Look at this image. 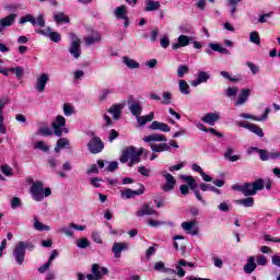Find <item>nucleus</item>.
I'll list each match as a JSON object with an SVG mask.
<instances>
[{"mask_svg": "<svg viewBox=\"0 0 280 280\" xmlns=\"http://www.w3.org/2000/svg\"><path fill=\"white\" fill-rule=\"evenodd\" d=\"M51 188H44L43 182H35L31 186V196L36 202H42L44 198H49Z\"/></svg>", "mask_w": 280, "mask_h": 280, "instance_id": "nucleus-1", "label": "nucleus"}, {"mask_svg": "<svg viewBox=\"0 0 280 280\" xmlns=\"http://www.w3.org/2000/svg\"><path fill=\"white\" fill-rule=\"evenodd\" d=\"M128 161H130L128 163L129 167H132V165L135 163H141V158L135 153V147H127L124 151L122 154L120 156V163H127Z\"/></svg>", "mask_w": 280, "mask_h": 280, "instance_id": "nucleus-2", "label": "nucleus"}, {"mask_svg": "<svg viewBox=\"0 0 280 280\" xmlns=\"http://www.w3.org/2000/svg\"><path fill=\"white\" fill-rule=\"evenodd\" d=\"M91 137L88 142V150L91 154H100L104 150V141H102V138L95 136V132H91Z\"/></svg>", "mask_w": 280, "mask_h": 280, "instance_id": "nucleus-3", "label": "nucleus"}, {"mask_svg": "<svg viewBox=\"0 0 280 280\" xmlns=\"http://www.w3.org/2000/svg\"><path fill=\"white\" fill-rule=\"evenodd\" d=\"M253 152H257L259 154L260 161H276L280 159V152H268L267 150L252 147L249 149V154H253Z\"/></svg>", "mask_w": 280, "mask_h": 280, "instance_id": "nucleus-4", "label": "nucleus"}, {"mask_svg": "<svg viewBox=\"0 0 280 280\" xmlns=\"http://www.w3.org/2000/svg\"><path fill=\"white\" fill-rule=\"evenodd\" d=\"M72 38L73 40L70 43L68 51L70 56H73L78 60L82 56V42L74 34H72Z\"/></svg>", "mask_w": 280, "mask_h": 280, "instance_id": "nucleus-5", "label": "nucleus"}, {"mask_svg": "<svg viewBox=\"0 0 280 280\" xmlns=\"http://www.w3.org/2000/svg\"><path fill=\"white\" fill-rule=\"evenodd\" d=\"M235 124L238 126V128H245L246 130H249V132L260 137V139L265 137L264 129L255 124H250L248 121H236Z\"/></svg>", "mask_w": 280, "mask_h": 280, "instance_id": "nucleus-6", "label": "nucleus"}, {"mask_svg": "<svg viewBox=\"0 0 280 280\" xmlns=\"http://www.w3.org/2000/svg\"><path fill=\"white\" fill-rule=\"evenodd\" d=\"M139 189L132 190L130 188H126L121 191V198H126L127 200H130V198H135L136 196H143L145 194V186L143 184H138Z\"/></svg>", "mask_w": 280, "mask_h": 280, "instance_id": "nucleus-7", "label": "nucleus"}, {"mask_svg": "<svg viewBox=\"0 0 280 280\" xmlns=\"http://www.w3.org/2000/svg\"><path fill=\"white\" fill-rule=\"evenodd\" d=\"M234 191H241L244 196H255V189L253 183H245L243 185L235 184L232 186Z\"/></svg>", "mask_w": 280, "mask_h": 280, "instance_id": "nucleus-8", "label": "nucleus"}, {"mask_svg": "<svg viewBox=\"0 0 280 280\" xmlns=\"http://www.w3.org/2000/svg\"><path fill=\"white\" fill-rule=\"evenodd\" d=\"M51 126L56 137H62V128L67 126V119H65V116H57Z\"/></svg>", "mask_w": 280, "mask_h": 280, "instance_id": "nucleus-9", "label": "nucleus"}, {"mask_svg": "<svg viewBox=\"0 0 280 280\" xmlns=\"http://www.w3.org/2000/svg\"><path fill=\"white\" fill-rule=\"evenodd\" d=\"M37 34H42V36H46V38H50L52 43H60V40H62V36H60V33L52 32L51 27H47L46 30H38Z\"/></svg>", "mask_w": 280, "mask_h": 280, "instance_id": "nucleus-10", "label": "nucleus"}, {"mask_svg": "<svg viewBox=\"0 0 280 280\" xmlns=\"http://www.w3.org/2000/svg\"><path fill=\"white\" fill-rule=\"evenodd\" d=\"M128 9H126V5H120L115 9V16L118 20H122L125 27H128L130 25V20L128 19Z\"/></svg>", "mask_w": 280, "mask_h": 280, "instance_id": "nucleus-11", "label": "nucleus"}, {"mask_svg": "<svg viewBox=\"0 0 280 280\" xmlns=\"http://www.w3.org/2000/svg\"><path fill=\"white\" fill-rule=\"evenodd\" d=\"M162 176L166 180V184L162 186L163 191L174 190V187H176V178H174L172 174L167 173L166 171L162 172Z\"/></svg>", "mask_w": 280, "mask_h": 280, "instance_id": "nucleus-12", "label": "nucleus"}, {"mask_svg": "<svg viewBox=\"0 0 280 280\" xmlns=\"http://www.w3.org/2000/svg\"><path fill=\"white\" fill-rule=\"evenodd\" d=\"M16 13H11L0 20V34L5 30V27H12V24L16 22Z\"/></svg>", "mask_w": 280, "mask_h": 280, "instance_id": "nucleus-13", "label": "nucleus"}, {"mask_svg": "<svg viewBox=\"0 0 280 280\" xmlns=\"http://www.w3.org/2000/svg\"><path fill=\"white\" fill-rule=\"evenodd\" d=\"M268 115H270V108H265V112L261 116H254L252 114L241 113L240 117L243 119H252L253 121H266L268 119Z\"/></svg>", "mask_w": 280, "mask_h": 280, "instance_id": "nucleus-14", "label": "nucleus"}, {"mask_svg": "<svg viewBox=\"0 0 280 280\" xmlns=\"http://www.w3.org/2000/svg\"><path fill=\"white\" fill-rule=\"evenodd\" d=\"M47 82H49V74L44 72L37 78V81L35 83V90L38 93L45 92V86H47Z\"/></svg>", "mask_w": 280, "mask_h": 280, "instance_id": "nucleus-15", "label": "nucleus"}, {"mask_svg": "<svg viewBox=\"0 0 280 280\" xmlns=\"http://www.w3.org/2000/svg\"><path fill=\"white\" fill-rule=\"evenodd\" d=\"M13 257L18 266H23L25 261V246H18L13 249Z\"/></svg>", "mask_w": 280, "mask_h": 280, "instance_id": "nucleus-16", "label": "nucleus"}, {"mask_svg": "<svg viewBox=\"0 0 280 280\" xmlns=\"http://www.w3.org/2000/svg\"><path fill=\"white\" fill-rule=\"evenodd\" d=\"M143 141L145 143H149V145H150V143H152V141H154L156 143H163V142L167 141V138H165V136L162 133H152V135L144 137Z\"/></svg>", "mask_w": 280, "mask_h": 280, "instance_id": "nucleus-17", "label": "nucleus"}, {"mask_svg": "<svg viewBox=\"0 0 280 280\" xmlns=\"http://www.w3.org/2000/svg\"><path fill=\"white\" fill-rule=\"evenodd\" d=\"M201 121L208 124L209 126H215L217 121H220V114L218 113H208L202 118Z\"/></svg>", "mask_w": 280, "mask_h": 280, "instance_id": "nucleus-18", "label": "nucleus"}, {"mask_svg": "<svg viewBox=\"0 0 280 280\" xmlns=\"http://www.w3.org/2000/svg\"><path fill=\"white\" fill-rule=\"evenodd\" d=\"M182 229L186 231L189 235H198L199 230L196 228V221L183 222Z\"/></svg>", "mask_w": 280, "mask_h": 280, "instance_id": "nucleus-19", "label": "nucleus"}, {"mask_svg": "<svg viewBox=\"0 0 280 280\" xmlns=\"http://www.w3.org/2000/svg\"><path fill=\"white\" fill-rule=\"evenodd\" d=\"M156 214V210L150 207V203L142 205V208L136 212L138 218H143V215H154Z\"/></svg>", "mask_w": 280, "mask_h": 280, "instance_id": "nucleus-20", "label": "nucleus"}, {"mask_svg": "<svg viewBox=\"0 0 280 280\" xmlns=\"http://www.w3.org/2000/svg\"><path fill=\"white\" fill-rule=\"evenodd\" d=\"M150 130H161V132H170L172 128L170 125L165 122H161L159 120L152 121V124L149 126Z\"/></svg>", "mask_w": 280, "mask_h": 280, "instance_id": "nucleus-21", "label": "nucleus"}, {"mask_svg": "<svg viewBox=\"0 0 280 280\" xmlns=\"http://www.w3.org/2000/svg\"><path fill=\"white\" fill-rule=\"evenodd\" d=\"M177 40L178 43L172 45V49L174 50L180 49V47H187V45L190 43L189 36L186 35H179Z\"/></svg>", "mask_w": 280, "mask_h": 280, "instance_id": "nucleus-22", "label": "nucleus"}, {"mask_svg": "<svg viewBox=\"0 0 280 280\" xmlns=\"http://www.w3.org/2000/svg\"><path fill=\"white\" fill-rule=\"evenodd\" d=\"M256 268H257V262H255V256H250L247 259L246 265L244 266V272H246V275H253Z\"/></svg>", "mask_w": 280, "mask_h": 280, "instance_id": "nucleus-23", "label": "nucleus"}, {"mask_svg": "<svg viewBox=\"0 0 280 280\" xmlns=\"http://www.w3.org/2000/svg\"><path fill=\"white\" fill-rule=\"evenodd\" d=\"M92 273L98 279H102V277L108 275V268L100 267L97 264H94L92 265Z\"/></svg>", "mask_w": 280, "mask_h": 280, "instance_id": "nucleus-24", "label": "nucleus"}, {"mask_svg": "<svg viewBox=\"0 0 280 280\" xmlns=\"http://www.w3.org/2000/svg\"><path fill=\"white\" fill-rule=\"evenodd\" d=\"M248 97H250V89L241 90V94L236 101V106H242V104H246L248 102Z\"/></svg>", "mask_w": 280, "mask_h": 280, "instance_id": "nucleus-25", "label": "nucleus"}, {"mask_svg": "<svg viewBox=\"0 0 280 280\" xmlns=\"http://www.w3.org/2000/svg\"><path fill=\"white\" fill-rule=\"evenodd\" d=\"M102 40V35H100V32L93 31L92 36H88L85 38V45L88 47H91V45H95V43H100Z\"/></svg>", "mask_w": 280, "mask_h": 280, "instance_id": "nucleus-26", "label": "nucleus"}, {"mask_svg": "<svg viewBox=\"0 0 280 280\" xmlns=\"http://www.w3.org/2000/svg\"><path fill=\"white\" fill-rule=\"evenodd\" d=\"M129 110L133 117H141V113L143 112V107H141V103L133 102L129 105Z\"/></svg>", "mask_w": 280, "mask_h": 280, "instance_id": "nucleus-27", "label": "nucleus"}, {"mask_svg": "<svg viewBox=\"0 0 280 280\" xmlns=\"http://www.w3.org/2000/svg\"><path fill=\"white\" fill-rule=\"evenodd\" d=\"M197 128L200 129L201 132H210V135H213L214 137H219L220 139L224 137L223 133L219 132L214 128H207L202 122H198Z\"/></svg>", "mask_w": 280, "mask_h": 280, "instance_id": "nucleus-28", "label": "nucleus"}, {"mask_svg": "<svg viewBox=\"0 0 280 280\" xmlns=\"http://www.w3.org/2000/svg\"><path fill=\"white\" fill-rule=\"evenodd\" d=\"M182 180H186L187 183V187H189V189L191 191H196V189H198V182H196V179L189 175H182L180 176Z\"/></svg>", "mask_w": 280, "mask_h": 280, "instance_id": "nucleus-29", "label": "nucleus"}, {"mask_svg": "<svg viewBox=\"0 0 280 280\" xmlns=\"http://www.w3.org/2000/svg\"><path fill=\"white\" fill-rule=\"evenodd\" d=\"M209 47L212 51H218V54H223L224 56H231V50L222 47L220 44L210 43Z\"/></svg>", "mask_w": 280, "mask_h": 280, "instance_id": "nucleus-30", "label": "nucleus"}, {"mask_svg": "<svg viewBox=\"0 0 280 280\" xmlns=\"http://www.w3.org/2000/svg\"><path fill=\"white\" fill-rule=\"evenodd\" d=\"M150 148L152 152H170V150L172 149V147H170V144L167 143H160V144L150 143Z\"/></svg>", "mask_w": 280, "mask_h": 280, "instance_id": "nucleus-31", "label": "nucleus"}, {"mask_svg": "<svg viewBox=\"0 0 280 280\" xmlns=\"http://www.w3.org/2000/svg\"><path fill=\"white\" fill-rule=\"evenodd\" d=\"M121 108H124V106H121L120 104H114L107 110V113H110L113 115L114 119H120V117H121Z\"/></svg>", "mask_w": 280, "mask_h": 280, "instance_id": "nucleus-32", "label": "nucleus"}, {"mask_svg": "<svg viewBox=\"0 0 280 280\" xmlns=\"http://www.w3.org/2000/svg\"><path fill=\"white\" fill-rule=\"evenodd\" d=\"M145 12H155V10L161 9V2L159 1H153V0H145Z\"/></svg>", "mask_w": 280, "mask_h": 280, "instance_id": "nucleus-33", "label": "nucleus"}, {"mask_svg": "<svg viewBox=\"0 0 280 280\" xmlns=\"http://www.w3.org/2000/svg\"><path fill=\"white\" fill-rule=\"evenodd\" d=\"M57 233L66 235V237H73V226H71V223H69L67 226L59 228Z\"/></svg>", "mask_w": 280, "mask_h": 280, "instance_id": "nucleus-34", "label": "nucleus"}, {"mask_svg": "<svg viewBox=\"0 0 280 280\" xmlns=\"http://www.w3.org/2000/svg\"><path fill=\"white\" fill-rule=\"evenodd\" d=\"M69 145H70L69 139H67V138H59L57 140V144L55 147V152H60V150H62V148L69 149Z\"/></svg>", "mask_w": 280, "mask_h": 280, "instance_id": "nucleus-35", "label": "nucleus"}, {"mask_svg": "<svg viewBox=\"0 0 280 280\" xmlns=\"http://www.w3.org/2000/svg\"><path fill=\"white\" fill-rule=\"evenodd\" d=\"M187 266V261L185 259H180L176 265L175 268L177 270V272H175L177 275V277H185L186 272L185 269H183V267L185 268Z\"/></svg>", "mask_w": 280, "mask_h": 280, "instance_id": "nucleus-36", "label": "nucleus"}, {"mask_svg": "<svg viewBox=\"0 0 280 280\" xmlns=\"http://www.w3.org/2000/svg\"><path fill=\"white\" fill-rule=\"evenodd\" d=\"M54 20L58 25H60V23H71V20L69 19V16L65 15L63 12H59L55 14Z\"/></svg>", "mask_w": 280, "mask_h": 280, "instance_id": "nucleus-37", "label": "nucleus"}, {"mask_svg": "<svg viewBox=\"0 0 280 280\" xmlns=\"http://www.w3.org/2000/svg\"><path fill=\"white\" fill-rule=\"evenodd\" d=\"M122 62L128 67V69H139V62L135 61V59H130L129 57H122Z\"/></svg>", "mask_w": 280, "mask_h": 280, "instance_id": "nucleus-38", "label": "nucleus"}, {"mask_svg": "<svg viewBox=\"0 0 280 280\" xmlns=\"http://www.w3.org/2000/svg\"><path fill=\"white\" fill-rule=\"evenodd\" d=\"M233 154V148L229 147L226 152L224 153V160L231 161V163H235V161H240V155H231Z\"/></svg>", "mask_w": 280, "mask_h": 280, "instance_id": "nucleus-39", "label": "nucleus"}, {"mask_svg": "<svg viewBox=\"0 0 280 280\" xmlns=\"http://www.w3.org/2000/svg\"><path fill=\"white\" fill-rule=\"evenodd\" d=\"M236 205H242L243 207H253L255 205V198L247 197L245 199H238L236 200Z\"/></svg>", "mask_w": 280, "mask_h": 280, "instance_id": "nucleus-40", "label": "nucleus"}, {"mask_svg": "<svg viewBox=\"0 0 280 280\" xmlns=\"http://www.w3.org/2000/svg\"><path fill=\"white\" fill-rule=\"evenodd\" d=\"M179 92L183 95H189L191 93V90L189 88V84L185 80H179Z\"/></svg>", "mask_w": 280, "mask_h": 280, "instance_id": "nucleus-41", "label": "nucleus"}, {"mask_svg": "<svg viewBox=\"0 0 280 280\" xmlns=\"http://www.w3.org/2000/svg\"><path fill=\"white\" fill-rule=\"evenodd\" d=\"M152 119H154V112H151L149 115L147 116H139L137 118V121L139 122L140 126H145V124L148 121H152Z\"/></svg>", "mask_w": 280, "mask_h": 280, "instance_id": "nucleus-42", "label": "nucleus"}, {"mask_svg": "<svg viewBox=\"0 0 280 280\" xmlns=\"http://www.w3.org/2000/svg\"><path fill=\"white\" fill-rule=\"evenodd\" d=\"M197 79L201 84H205L211 80V74L207 71H199Z\"/></svg>", "mask_w": 280, "mask_h": 280, "instance_id": "nucleus-43", "label": "nucleus"}, {"mask_svg": "<svg viewBox=\"0 0 280 280\" xmlns=\"http://www.w3.org/2000/svg\"><path fill=\"white\" fill-rule=\"evenodd\" d=\"M10 73H14L15 77L18 78V80H23V75L25 73V71L23 70V68L21 66H18L15 68H10Z\"/></svg>", "mask_w": 280, "mask_h": 280, "instance_id": "nucleus-44", "label": "nucleus"}, {"mask_svg": "<svg viewBox=\"0 0 280 280\" xmlns=\"http://www.w3.org/2000/svg\"><path fill=\"white\" fill-rule=\"evenodd\" d=\"M249 43H254V45H261V37L257 31L249 34Z\"/></svg>", "mask_w": 280, "mask_h": 280, "instance_id": "nucleus-45", "label": "nucleus"}, {"mask_svg": "<svg viewBox=\"0 0 280 280\" xmlns=\"http://www.w3.org/2000/svg\"><path fill=\"white\" fill-rule=\"evenodd\" d=\"M252 185L255 194H257V191L264 190L265 187L264 179L261 178L256 179L255 182L252 183Z\"/></svg>", "mask_w": 280, "mask_h": 280, "instance_id": "nucleus-46", "label": "nucleus"}, {"mask_svg": "<svg viewBox=\"0 0 280 280\" xmlns=\"http://www.w3.org/2000/svg\"><path fill=\"white\" fill-rule=\"evenodd\" d=\"M25 23H31L33 25H36V18H34V15L32 14H26L25 16H22L20 19V24L23 25Z\"/></svg>", "mask_w": 280, "mask_h": 280, "instance_id": "nucleus-47", "label": "nucleus"}, {"mask_svg": "<svg viewBox=\"0 0 280 280\" xmlns=\"http://www.w3.org/2000/svg\"><path fill=\"white\" fill-rule=\"evenodd\" d=\"M34 229L35 231H51V228L49 225H45L43 223H40V221H38L37 219H35V223H34Z\"/></svg>", "mask_w": 280, "mask_h": 280, "instance_id": "nucleus-48", "label": "nucleus"}, {"mask_svg": "<svg viewBox=\"0 0 280 280\" xmlns=\"http://www.w3.org/2000/svg\"><path fill=\"white\" fill-rule=\"evenodd\" d=\"M185 73H189V66L180 65L177 68L178 78H185Z\"/></svg>", "mask_w": 280, "mask_h": 280, "instance_id": "nucleus-49", "label": "nucleus"}, {"mask_svg": "<svg viewBox=\"0 0 280 280\" xmlns=\"http://www.w3.org/2000/svg\"><path fill=\"white\" fill-rule=\"evenodd\" d=\"M126 248V246H113L112 253L114 254V257L118 259L119 257H121V253H124Z\"/></svg>", "mask_w": 280, "mask_h": 280, "instance_id": "nucleus-50", "label": "nucleus"}, {"mask_svg": "<svg viewBox=\"0 0 280 280\" xmlns=\"http://www.w3.org/2000/svg\"><path fill=\"white\" fill-rule=\"evenodd\" d=\"M37 133L42 137H51L54 135V131H51L49 127H42L38 129Z\"/></svg>", "mask_w": 280, "mask_h": 280, "instance_id": "nucleus-51", "label": "nucleus"}, {"mask_svg": "<svg viewBox=\"0 0 280 280\" xmlns=\"http://www.w3.org/2000/svg\"><path fill=\"white\" fill-rule=\"evenodd\" d=\"M240 93V88L233 86V88H228L225 91L226 97H235Z\"/></svg>", "mask_w": 280, "mask_h": 280, "instance_id": "nucleus-52", "label": "nucleus"}, {"mask_svg": "<svg viewBox=\"0 0 280 280\" xmlns=\"http://www.w3.org/2000/svg\"><path fill=\"white\" fill-rule=\"evenodd\" d=\"M162 104L170 105L172 104V93L171 92H164L162 94Z\"/></svg>", "mask_w": 280, "mask_h": 280, "instance_id": "nucleus-53", "label": "nucleus"}, {"mask_svg": "<svg viewBox=\"0 0 280 280\" xmlns=\"http://www.w3.org/2000/svg\"><path fill=\"white\" fill-rule=\"evenodd\" d=\"M35 150H42V152H49V147L45 145V142L37 141L34 144Z\"/></svg>", "mask_w": 280, "mask_h": 280, "instance_id": "nucleus-54", "label": "nucleus"}, {"mask_svg": "<svg viewBox=\"0 0 280 280\" xmlns=\"http://www.w3.org/2000/svg\"><path fill=\"white\" fill-rule=\"evenodd\" d=\"M110 93H115V90H114V89H112V90H109V89H104V90L102 91L101 95L98 96V100H100L101 102L106 101V97H108V95H110Z\"/></svg>", "mask_w": 280, "mask_h": 280, "instance_id": "nucleus-55", "label": "nucleus"}, {"mask_svg": "<svg viewBox=\"0 0 280 280\" xmlns=\"http://www.w3.org/2000/svg\"><path fill=\"white\" fill-rule=\"evenodd\" d=\"M179 32H182L183 34H194V27L189 24L180 25Z\"/></svg>", "mask_w": 280, "mask_h": 280, "instance_id": "nucleus-56", "label": "nucleus"}, {"mask_svg": "<svg viewBox=\"0 0 280 280\" xmlns=\"http://www.w3.org/2000/svg\"><path fill=\"white\" fill-rule=\"evenodd\" d=\"M21 198L19 197H13L11 199V209H19V207H22Z\"/></svg>", "mask_w": 280, "mask_h": 280, "instance_id": "nucleus-57", "label": "nucleus"}, {"mask_svg": "<svg viewBox=\"0 0 280 280\" xmlns=\"http://www.w3.org/2000/svg\"><path fill=\"white\" fill-rule=\"evenodd\" d=\"M116 170H119V162L117 161H112L109 162V165L106 168V172H116Z\"/></svg>", "mask_w": 280, "mask_h": 280, "instance_id": "nucleus-58", "label": "nucleus"}, {"mask_svg": "<svg viewBox=\"0 0 280 280\" xmlns=\"http://www.w3.org/2000/svg\"><path fill=\"white\" fill-rule=\"evenodd\" d=\"M63 115L71 117V115H73V107L69 104H63Z\"/></svg>", "mask_w": 280, "mask_h": 280, "instance_id": "nucleus-59", "label": "nucleus"}, {"mask_svg": "<svg viewBox=\"0 0 280 280\" xmlns=\"http://www.w3.org/2000/svg\"><path fill=\"white\" fill-rule=\"evenodd\" d=\"M219 211H222L223 213H229V211H231V206H229V203H226V201L221 202L218 206Z\"/></svg>", "mask_w": 280, "mask_h": 280, "instance_id": "nucleus-60", "label": "nucleus"}, {"mask_svg": "<svg viewBox=\"0 0 280 280\" xmlns=\"http://www.w3.org/2000/svg\"><path fill=\"white\" fill-rule=\"evenodd\" d=\"M1 172L2 174H4V176H12L13 173H12V167H10V165L8 164H4L1 166Z\"/></svg>", "mask_w": 280, "mask_h": 280, "instance_id": "nucleus-61", "label": "nucleus"}, {"mask_svg": "<svg viewBox=\"0 0 280 280\" xmlns=\"http://www.w3.org/2000/svg\"><path fill=\"white\" fill-rule=\"evenodd\" d=\"M138 172L139 174H141V176H145L147 178H150V173L152 171H150L149 168H147L145 166H139L138 167Z\"/></svg>", "mask_w": 280, "mask_h": 280, "instance_id": "nucleus-62", "label": "nucleus"}, {"mask_svg": "<svg viewBox=\"0 0 280 280\" xmlns=\"http://www.w3.org/2000/svg\"><path fill=\"white\" fill-rule=\"evenodd\" d=\"M247 67L250 69L252 73L254 75H257V73H259V67L250 61L246 62Z\"/></svg>", "mask_w": 280, "mask_h": 280, "instance_id": "nucleus-63", "label": "nucleus"}, {"mask_svg": "<svg viewBox=\"0 0 280 280\" xmlns=\"http://www.w3.org/2000/svg\"><path fill=\"white\" fill-rule=\"evenodd\" d=\"M92 240H93V242H95V244H103L102 235H100V232H97V231L92 232Z\"/></svg>", "mask_w": 280, "mask_h": 280, "instance_id": "nucleus-64", "label": "nucleus"}]
</instances>
